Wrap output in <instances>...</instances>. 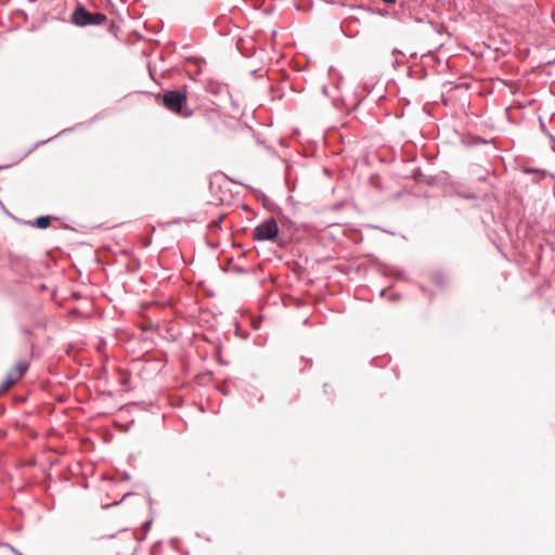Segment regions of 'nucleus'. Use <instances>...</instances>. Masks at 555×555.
Instances as JSON below:
<instances>
[{"instance_id":"6","label":"nucleus","mask_w":555,"mask_h":555,"mask_svg":"<svg viewBox=\"0 0 555 555\" xmlns=\"http://www.w3.org/2000/svg\"><path fill=\"white\" fill-rule=\"evenodd\" d=\"M51 223L49 216H41L36 219V225L39 229H47Z\"/></svg>"},{"instance_id":"1","label":"nucleus","mask_w":555,"mask_h":555,"mask_svg":"<svg viewBox=\"0 0 555 555\" xmlns=\"http://www.w3.org/2000/svg\"><path fill=\"white\" fill-rule=\"evenodd\" d=\"M188 96L184 92L171 90L167 91L163 95V104L164 106L183 117H189L191 115V112L186 109Z\"/></svg>"},{"instance_id":"3","label":"nucleus","mask_w":555,"mask_h":555,"mask_svg":"<svg viewBox=\"0 0 555 555\" xmlns=\"http://www.w3.org/2000/svg\"><path fill=\"white\" fill-rule=\"evenodd\" d=\"M279 227L273 218L264 220L254 229V238L257 241H269L276 237Z\"/></svg>"},{"instance_id":"4","label":"nucleus","mask_w":555,"mask_h":555,"mask_svg":"<svg viewBox=\"0 0 555 555\" xmlns=\"http://www.w3.org/2000/svg\"><path fill=\"white\" fill-rule=\"evenodd\" d=\"M28 362L27 361H20L15 364V366L9 372L15 379L20 380L26 371L28 370Z\"/></svg>"},{"instance_id":"7","label":"nucleus","mask_w":555,"mask_h":555,"mask_svg":"<svg viewBox=\"0 0 555 555\" xmlns=\"http://www.w3.org/2000/svg\"><path fill=\"white\" fill-rule=\"evenodd\" d=\"M222 221V217H220L218 220L211 222V228H219L220 223Z\"/></svg>"},{"instance_id":"2","label":"nucleus","mask_w":555,"mask_h":555,"mask_svg":"<svg viewBox=\"0 0 555 555\" xmlns=\"http://www.w3.org/2000/svg\"><path fill=\"white\" fill-rule=\"evenodd\" d=\"M73 23L78 26L102 25L106 22V16L102 13H90L83 7H78L72 15Z\"/></svg>"},{"instance_id":"5","label":"nucleus","mask_w":555,"mask_h":555,"mask_svg":"<svg viewBox=\"0 0 555 555\" xmlns=\"http://www.w3.org/2000/svg\"><path fill=\"white\" fill-rule=\"evenodd\" d=\"M16 382H18V380L15 379V377H13L10 373H8V375L5 376V378L1 385V390H3V391L9 390Z\"/></svg>"}]
</instances>
